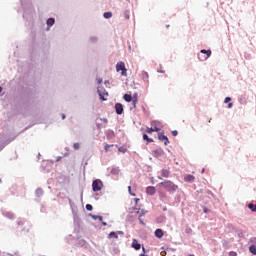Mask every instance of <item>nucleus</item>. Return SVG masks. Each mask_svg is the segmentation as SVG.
Returning <instances> with one entry per match:
<instances>
[{
  "label": "nucleus",
  "instance_id": "obj_3",
  "mask_svg": "<svg viewBox=\"0 0 256 256\" xmlns=\"http://www.w3.org/2000/svg\"><path fill=\"white\" fill-rule=\"evenodd\" d=\"M116 71L117 73L121 71L122 77H127V68L125 67V62H118L116 64Z\"/></svg>",
  "mask_w": 256,
  "mask_h": 256
},
{
  "label": "nucleus",
  "instance_id": "obj_30",
  "mask_svg": "<svg viewBox=\"0 0 256 256\" xmlns=\"http://www.w3.org/2000/svg\"><path fill=\"white\" fill-rule=\"evenodd\" d=\"M172 135L173 137H177V135H179V132L177 130L172 131Z\"/></svg>",
  "mask_w": 256,
  "mask_h": 256
},
{
  "label": "nucleus",
  "instance_id": "obj_8",
  "mask_svg": "<svg viewBox=\"0 0 256 256\" xmlns=\"http://www.w3.org/2000/svg\"><path fill=\"white\" fill-rule=\"evenodd\" d=\"M115 109H116L117 115H123V104L116 103L115 104Z\"/></svg>",
  "mask_w": 256,
  "mask_h": 256
},
{
  "label": "nucleus",
  "instance_id": "obj_9",
  "mask_svg": "<svg viewBox=\"0 0 256 256\" xmlns=\"http://www.w3.org/2000/svg\"><path fill=\"white\" fill-rule=\"evenodd\" d=\"M146 193L147 195H155V193H157V189L155 188V186H148L146 188Z\"/></svg>",
  "mask_w": 256,
  "mask_h": 256
},
{
  "label": "nucleus",
  "instance_id": "obj_2",
  "mask_svg": "<svg viewBox=\"0 0 256 256\" xmlns=\"http://www.w3.org/2000/svg\"><path fill=\"white\" fill-rule=\"evenodd\" d=\"M103 189V181L101 179H96L92 182V190L97 193Z\"/></svg>",
  "mask_w": 256,
  "mask_h": 256
},
{
  "label": "nucleus",
  "instance_id": "obj_36",
  "mask_svg": "<svg viewBox=\"0 0 256 256\" xmlns=\"http://www.w3.org/2000/svg\"><path fill=\"white\" fill-rule=\"evenodd\" d=\"M233 107V103L228 104V109H231Z\"/></svg>",
  "mask_w": 256,
  "mask_h": 256
},
{
  "label": "nucleus",
  "instance_id": "obj_10",
  "mask_svg": "<svg viewBox=\"0 0 256 256\" xmlns=\"http://www.w3.org/2000/svg\"><path fill=\"white\" fill-rule=\"evenodd\" d=\"M118 235H123V231H118V232H110L109 233V238L110 239H118Z\"/></svg>",
  "mask_w": 256,
  "mask_h": 256
},
{
  "label": "nucleus",
  "instance_id": "obj_26",
  "mask_svg": "<svg viewBox=\"0 0 256 256\" xmlns=\"http://www.w3.org/2000/svg\"><path fill=\"white\" fill-rule=\"evenodd\" d=\"M36 195H37V197H41V195H43V189L38 188V189L36 190Z\"/></svg>",
  "mask_w": 256,
  "mask_h": 256
},
{
  "label": "nucleus",
  "instance_id": "obj_46",
  "mask_svg": "<svg viewBox=\"0 0 256 256\" xmlns=\"http://www.w3.org/2000/svg\"><path fill=\"white\" fill-rule=\"evenodd\" d=\"M126 18H127V19H129V16H128V15H126Z\"/></svg>",
  "mask_w": 256,
  "mask_h": 256
},
{
  "label": "nucleus",
  "instance_id": "obj_40",
  "mask_svg": "<svg viewBox=\"0 0 256 256\" xmlns=\"http://www.w3.org/2000/svg\"><path fill=\"white\" fill-rule=\"evenodd\" d=\"M62 119H65V114H62Z\"/></svg>",
  "mask_w": 256,
  "mask_h": 256
},
{
  "label": "nucleus",
  "instance_id": "obj_37",
  "mask_svg": "<svg viewBox=\"0 0 256 256\" xmlns=\"http://www.w3.org/2000/svg\"><path fill=\"white\" fill-rule=\"evenodd\" d=\"M98 83L101 85L103 83V79H98Z\"/></svg>",
  "mask_w": 256,
  "mask_h": 256
},
{
  "label": "nucleus",
  "instance_id": "obj_25",
  "mask_svg": "<svg viewBox=\"0 0 256 256\" xmlns=\"http://www.w3.org/2000/svg\"><path fill=\"white\" fill-rule=\"evenodd\" d=\"M146 133H148L149 135H151V133H155V129L151 126L150 128L147 127Z\"/></svg>",
  "mask_w": 256,
  "mask_h": 256
},
{
  "label": "nucleus",
  "instance_id": "obj_18",
  "mask_svg": "<svg viewBox=\"0 0 256 256\" xmlns=\"http://www.w3.org/2000/svg\"><path fill=\"white\" fill-rule=\"evenodd\" d=\"M104 19H111L113 17V13L111 12H105L103 14Z\"/></svg>",
  "mask_w": 256,
  "mask_h": 256
},
{
  "label": "nucleus",
  "instance_id": "obj_20",
  "mask_svg": "<svg viewBox=\"0 0 256 256\" xmlns=\"http://www.w3.org/2000/svg\"><path fill=\"white\" fill-rule=\"evenodd\" d=\"M248 208H249L253 213H256V204L250 203V204H248Z\"/></svg>",
  "mask_w": 256,
  "mask_h": 256
},
{
  "label": "nucleus",
  "instance_id": "obj_23",
  "mask_svg": "<svg viewBox=\"0 0 256 256\" xmlns=\"http://www.w3.org/2000/svg\"><path fill=\"white\" fill-rule=\"evenodd\" d=\"M114 146H115L114 144H107V143H106V144L104 145V151L107 153V152H109V148H110V147H114Z\"/></svg>",
  "mask_w": 256,
  "mask_h": 256
},
{
  "label": "nucleus",
  "instance_id": "obj_12",
  "mask_svg": "<svg viewBox=\"0 0 256 256\" xmlns=\"http://www.w3.org/2000/svg\"><path fill=\"white\" fill-rule=\"evenodd\" d=\"M184 181L186 183H193V181H195V176L188 174L187 176L184 177Z\"/></svg>",
  "mask_w": 256,
  "mask_h": 256
},
{
  "label": "nucleus",
  "instance_id": "obj_38",
  "mask_svg": "<svg viewBox=\"0 0 256 256\" xmlns=\"http://www.w3.org/2000/svg\"><path fill=\"white\" fill-rule=\"evenodd\" d=\"M102 225H103L104 227H107V222H103V220H102Z\"/></svg>",
  "mask_w": 256,
  "mask_h": 256
},
{
  "label": "nucleus",
  "instance_id": "obj_43",
  "mask_svg": "<svg viewBox=\"0 0 256 256\" xmlns=\"http://www.w3.org/2000/svg\"><path fill=\"white\" fill-rule=\"evenodd\" d=\"M143 252L145 253V247L142 248Z\"/></svg>",
  "mask_w": 256,
  "mask_h": 256
},
{
  "label": "nucleus",
  "instance_id": "obj_24",
  "mask_svg": "<svg viewBox=\"0 0 256 256\" xmlns=\"http://www.w3.org/2000/svg\"><path fill=\"white\" fill-rule=\"evenodd\" d=\"M161 175L162 177H169V170L167 169L162 170Z\"/></svg>",
  "mask_w": 256,
  "mask_h": 256
},
{
  "label": "nucleus",
  "instance_id": "obj_22",
  "mask_svg": "<svg viewBox=\"0 0 256 256\" xmlns=\"http://www.w3.org/2000/svg\"><path fill=\"white\" fill-rule=\"evenodd\" d=\"M249 251H250V253H252V255H256V246L255 245H251L249 247Z\"/></svg>",
  "mask_w": 256,
  "mask_h": 256
},
{
  "label": "nucleus",
  "instance_id": "obj_35",
  "mask_svg": "<svg viewBox=\"0 0 256 256\" xmlns=\"http://www.w3.org/2000/svg\"><path fill=\"white\" fill-rule=\"evenodd\" d=\"M101 121H103V123H108L107 118H103V119H101Z\"/></svg>",
  "mask_w": 256,
  "mask_h": 256
},
{
  "label": "nucleus",
  "instance_id": "obj_5",
  "mask_svg": "<svg viewBox=\"0 0 256 256\" xmlns=\"http://www.w3.org/2000/svg\"><path fill=\"white\" fill-rule=\"evenodd\" d=\"M200 53H202L203 55H206V56H203L202 58L201 56H199L198 58L200 61H207V59L211 57V50L202 49Z\"/></svg>",
  "mask_w": 256,
  "mask_h": 256
},
{
  "label": "nucleus",
  "instance_id": "obj_7",
  "mask_svg": "<svg viewBox=\"0 0 256 256\" xmlns=\"http://www.w3.org/2000/svg\"><path fill=\"white\" fill-rule=\"evenodd\" d=\"M98 93L101 101H107V98L109 97V93H107L105 90H102L101 88H98Z\"/></svg>",
  "mask_w": 256,
  "mask_h": 256
},
{
  "label": "nucleus",
  "instance_id": "obj_33",
  "mask_svg": "<svg viewBox=\"0 0 256 256\" xmlns=\"http://www.w3.org/2000/svg\"><path fill=\"white\" fill-rule=\"evenodd\" d=\"M143 75L146 79H149V74L147 72H143Z\"/></svg>",
  "mask_w": 256,
  "mask_h": 256
},
{
  "label": "nucleus",
  "instance_id": "obj_1",
  "mask_svg": "<svg viewBox=\"0 0 256 256\" xmlns=\"http://www.w3.org/2000/svg\"><path fill=\"white\" fill-rule=\"evenodd\" d=\"M159 187H163L166 191H169L170 193H175V191L179 189V186L175 185V183H173L171 180L161 182L159 184Z\"/></svg>",
  "mask_w": 256,
  "mask_h": 256
},
{
  "label": "nucleus",
  "instance_id": "obj_15",
  "mask_svg": "<svg viewBox=\"0 0 256 256\" xmlns=\"http://www.w3.org/2000/svg\"><path fill=\"white\" fill-rule=\"evenodd\" d=\"M123 99L127 103H131V101L133 100V96H131V94H124Z\"/></svg>",
  "mask_w": 256,
  "mask_h": 256
},
{
  "label": "nucleus",
  "instance_id": "obj_31",
  "mask_svg": "<svg viewBox=\"0 0 256 256\" xmlns=\"http://www.w3.org/2000/svg\"><path fill=\"white\" fill-rule=\"evenodd\" d=\"M128 192L130 195H132V197H135V194L131 193V186H128Z\"/></svg>",
  "mask_w": 256,
  "mask_h": 256
},
{
  "label": "nucleus",
  "instance_id": "obj_45",
  "mask_svg": "<svg viewBox=\"0 0 256 256\" xmlns=\"http://www.w3.org/2000/svg\"><path fill=\"white\" fill-rule=\"evenodd\" d=\"M126 18H127V19H129V16H128V15H126Z\"/></svg>",
  "mask_w": 256,
  "mask_h": 256
},
{
  "label": "nucleus",
  "instance_id": "obj_4",
  "mask_svg": "<svg viewBox=\"0 0 256 256\" xmlns=\"http://www.w3.org/2000/svg\"><path fill=\"white\" fill-rule=\"evenodd\" d=\"M152 128H154L155 133H159L163 129V124L160 121L154 120L150 122Z\"/></svg>",
  "mask_w": 256,
  "mask_h": 256
},
{
  "label": "nucleus",
  "instance_id": "obj_21",
  "mask_svg": "<svg viewBox=\"0 0 256 256\" xmlns=\"http://www.w3.org/2000/svg\"><path fill=\"white\" fill-rule=\"evenodd\" d=\"M5 217H7V219H15V214L12 212H6Z\"/></svg>",
  "mask_w": 256,
  "mask_h": 256
},
{
  "label": "nucleus",
  "instance_id": "obj_44",
  "mask_svg": "<svg viewBox=\"0 0 256 256\" xmlns=\"http://www.w3.org/2000/svg\"><path fill=\"white\" fill-rule=\"evenodd\" d=\"M139 256H145V254H140Z\"/></svg>",
  "mask_w": 256,
  "mask_h": 256
},
{
  "label": "nucleus",
  "instance_id": "obj_29",
  "mask_svg": "<svg viewBox=\"0 0 256 256\" xmlns=\"http://www.w3.org/2000/svg\"><path fill=\"white\" fill-rule=\"evenodd\" d=\"M86 209H87V211H93V205L87 204Z\"/></svg>",
  "mask_w": 256,
  "mask_h": 256
},
{
  "label": "nucleus",
  "instance_id": "obj_11",
  "mask_svg": "<svg viewBox=\"0 0 256 256\" xmlns=\"http://www.w3.org/2000/svg\"><path fill=\"white\" fill-rule=\"evenodd\" d=\"M155 237H157L158 239H161L163 237V235H165V233L163 232L162 229H156L154 232Z\"/></svg>",
  "mask_w": 256,
  "mask_h": 256
},
{
  "label": "nucleus",
  "instance_id": "obj_17",
  "mask_svg": "<svg viewBox=\"0 0 256 256\" xmlns=\"http://www.w3.org/2000/svg\"><path fill=\"white\" fill-rule=\"evenodd\" d=\"M47 25H48V27H53V25H55V19L54 18H49L47 20Z\"/></svg>",
  "mask_w": 256,
  "mask_h": 256
},
{
  "label": "nucleus",
  "instance_id": "obj_32",
  "mask_svg": "<svg viewBox=\"0 0 256 256\" xmlns=\"http://www.w3.org/2000/svg\"><path fill=\"white\" fill-rule=\"evenodd\" d=\"M229 101H231V97H226L224 103H229Z\"/></svg>",
  "mask_w": 256,
  "mask_h": 256
},
{
  "label": "nucleus",
  "instance_id": "obj_47",
  "mask_svg": "<svg viewBox=\"0 0 256 256\" xmlns=\"http://www.w3.org/2000/svg\"><path fill=\"white\" fill-rule=\"evenodd\" d=\"M0 183H1V179H0Z\"/></svg>",
  "mask_w": 256,
  "mask_h": 256
},
{
  "label": "nucleus",
  "instance_id": "obj_13",
  "mask_svg": "<svg viewBox=\"0 0 256 256\" xmlns=\"http://www.w3.org/2000/svg\"><path fill=\"white\" fill-rule=\"evenodd\" d=\"M132 247L136 251H139V249H141V244H139V242L136 239H134L133 242H132Z\"/></svg>",
  "mask_w": 256,
  "mask_h": 256
},
{
  "label": "nucleus",
  "instance_id": "obj_39",
  "mask_svg": "<svg viewBox=\"0 0 256 256\" xmlns=\"http://www.w3.org/2000/svg\"><path fill=\"white\" fill-rule=\"evenodd\" d=\"M139 221H140V223H141L142 225H145V223H143V220L140 219Z\"/></svg>",
  "mask_w": 256,
  "mask_h": 256
},
{
  "label": "nucleus",
  "instance_id": "obj_14",
  "mask_svg": "<svg viewBox=\"0 0 256 256\" xmlns=\"http://www.w3.org/2000/svg\"><path fill=\"white\" fill-rule=\"evenodd\" d=\"M154 155L155 157H162V155H165V151L163 149L154 150Z\"/></svg>",
  "mask_w": 256,
  "mask_h": 256
},
{
  "label": "nucleus",
  "instance_id": "obj_27",
  "mask_svg": "<svg viewBox=\"0 0 256 256\" xmlns=\"http://www.w3.org/2000/svg\"><path fill=\"white\" fill-rule=\"evenodd\" d=\"M92 218H93V219H98L100 222H103V216H95V215H92Z\"/></svg>",
  "mask_w": 256,
  "mask_h": 256
},
{
  "label": "nucleus",
  "instance_id": "obj_19",
  "mask_svg": "<svg viewBox=\"0 0 256 256\" xmlns=\"http://www.w3.org/2000/svg\"><path fill=\"white\" fill-rule=\"evenodd\" d=\"M143 140L147 141V143H153V139L149 138L147 134H143Z\"/></svg>",
  "mask_w": 256,
  "mask_h": 256
},
{
  "label": "nucleus",
  "instance_id": "obj_42",
  "mask_svg": "<svg viewBox=\"0 0 256 256\" xmlns=\"http://www.w3.org/2000/svg\"><path fill=\"white\" fill-rule=\"evenodd\" d=\"M3 91V88H1V86H0V93Z\"/></svg>",
  "mask_w": 256,
  "mask_h": 256
},
{
  "label": "nucleus",
  "instance_id": "obj_28",
  "mask_svg": "<svg viewBox=\"0 0 256 256\" xmlns=\"http://www.w3.org/2000/svg\"><path fill=\"white\" fill-rule=\"evenodd\" d=\"M81 145L79 143H74L73 148L77 151L79 150Z\"/></svg>",
  "mask_w": 256,
  "mask_h": 256
},
{
  "label": "nucleus",
  "instance_id": "obj_6",
  "mask_svg": "<svg viewBox=\"0 0 256 256\" xmlns=\"http://www.w3.org/2000/svg\"><path fill=\"white\" fill-rule=\"evenodd\" d=\"M158 139L164 143V145H168L169 144V138L165 135V133L163 132H159L158 133Z\"/></svg>",
  "mask_w": 256,
  "mask_h": 256
},
{
  "label": "nucleus",
  "instance_id": "obj_16",
  "mask_svg": "<svg viewBox=\"0 0 256 256\" xmlns=\"http://www.w3.org/2000/svg\"><path fill=\"white\" fill-rule=\"evenodd\" d=\"M132 104H133V107H137V103H139V99L137 98V94H134V96L132 97Z\"/></svg>",
  "mask_w": 256,
  "mask_h": 256
},
{
  "label": "nucleus",
  "instance_id": "obj_34",
  "mask_svg": "<svg viewBox=\"0 0 256 256\" xmlns=\"http://www.w3.org/2000/svg\"><path fill=\"white\" fill-rule=\"evenodd\" d=\"M229 256H237V253L236 252H230Z\"/></svg>",
  "mask_w": 256,
  "mask_h": 256
},
{
  "label": "nucleus",
  "instance_id": "obj_41",
  "mask_svg": "<svg viewBox=\"0 0 256 256\" xmlns=\"http://www.w3.org/2000/svg\"><path fill=\"white\" fill-rule=\"evenodd\" d=\"M118 151H123V148H118Z\"/></svg>",
  "mask_w": 256,
  "mask_h": 256
}]
</instances>
